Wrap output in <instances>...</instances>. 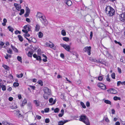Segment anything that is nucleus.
Returning <instances> with one entry per match:
<instances>
[{
  "label": "nucleus",
  "instance_id": "nucleus-29",
  "mask_svg": "<svg viewBox=\"0 0 125 125\" xmlns=\"http://www.w3.org/2000/svg\"><path fill=\"white\" fill-rule=\"evenodd\" d=\"M114 100H120L121 98L119 97H117L116 96H115L113 98Z\"/></svg>",
  "mask_w": 125,
  "mask_h": 125
},
{
  "label": "nucleus",
  "instance_id": "nucleus-26",
  "mask_svg": "<svg viewBox=\"0 0 125 125\" xmlns=\"http://www.w3.org/2000/svg\"><path fill=\"white\" fill-rule=\"evenodd\" d=\"M61 34L63 36H65L66 35V32L65 30H62L61 31Z\"/></svg>",
  "mask_w": 125,
  "mask_h": 125
},
{
  "label": "nucleus",
  "instance_id": "nucleus-21",
  "mask_svg": "<svg viewBox=\"0 0 125 125\" xmlns=\"http://www.w3.org/2000/svg\"><path fill=\"white\" fill-rule=\"evenodd\" d=\"M104 102L106 104H109L110 105L111 104V102L109 100H105L104 101Z\"/></svg>",
  "mask_w": 125,
  "mask_h": 125
},
{
  "label": "nucleus",
  "instance_id": "nucleus-17",
  "mask_svg": "<svg viewBox=\"0 0 125 125\" xmlns=\"http://www.w3.org/2000/svg\"><path fill=\"white\" fill-rule=\"evenodd\" d=\"M11 47L12 49L13 50V51L16 52H18V51L17 49L15 48L14 46H13L12 45H11Z\"/></svg>",
  "mask_w": 125,
  "mask_h": 125
},
{
  "label": "nucleus",
  "instance_id": "nucleus-4",
  "mask_svg": "<svg viewBox=\"0 0 125 125\" xmlns=\"http://www.w3.org/2000/svg\"><path fill=\"white\" fill-rule=\"evenodd\" d=\"M40 20L44 24L45 26H47L48 25V21L46 20L45 16L44 15Z\"/></svg>",
  "mask_w": 125,
  "mask_h": 125
},
{
  "label": "nucleus",
  "instance_id": "nucleus-58",
  "mask_svg": "<svg viewBox=\"0 0 125 125\" xmlns=\"http://www.w3.org/2000/svg\"><path fill=\"white\" fill-rule=\"evenodd\" d=\"M53 99L52 98H51L49 99V101L50 103H52L53 101Z\"/></svg>",
  "mask_w": 125,
  "mask_h": 125
},
{
  "label": "nucleus",
  "instance_id": "nucleus-36",
  "mask_svg": "<svg viewBox=\"0 0 125 125\" xmlns=\"http://www.w3.org/2000/svg\"><path fill=\"white\" fill-rule=\"evenodd\" d=\"M17 60L21 62H22V58L21 57L19 56H18L17 57Z\"/></svg>",
  "mask_w": 125,
  "mask_h": 125
},
{
  "label": "nucleus",
  "instance_id": "nucleus-5",
  "mask_svg": "<svg viewBox=\"0 0 125 125\" xmlns=\"http://www.w3.org/2000/svg\"><path fill=\"white\" fill-rule=\"evenodd\" d=\"M119 18L120 21L125 23V12L120 14Z\"/></svg>",
  "mask_w": 125,
  "mask_h": 125
},
{
  "label": "nucleus",
  "instance_id": "nucleus-24",
  "mask_svg": "<svg viewBox=\"0 0 125 125\" xmlns=\"http://www.w3.org/2000/svg\"><path fill=\"white\" fill-rule=\"evenodd\" d=\"M7 20L5 18H4L3 19V22L2 23V25L3 26H5L6 25V23L7 22Z\"/></svg>",
  "mask_w": 125,
  "mask_h": 125
},
{
  "label": "nucleus",
  "instance_id": "nucleus-18",
  "mask_svg": "<svg viewBox=\"0 0 125 125\" xmlns=\"http://www.w3.org/2000/svg\"><path fill=\"white\" fill-rule=\"evenodd\" d=\"M46 45L48 46L49 47H50L52 48L54 47V45L53 44H51L48 43H46Z\"/></svg>",
  "mask_w": 125,
  "mask_h": 125
},
{
  "label": "nucleus",
  "instance_id": "nucleus-44",
  "mask_svg": "<svg viewBox=\"0 0 125 125\" xmlns=\"http://www.w3.org/2000/svg\"><path fill=\"white\" fill-rule=\"evenodd\" d=\"M59 111V109L58 108H56L54 110V112L55 113H58Z\"/></svg>",
  "mask_w": 125,
  "mask_h": 125
},
{
  "label": "nucleus",
  "instance_id": "nucleus-9",
  "mask_svg": "<svg viewBox=\"0 0 125 125\" xmlns=\"http://www.w3.org/2000/svg\"><path fill=\"white\" fill-rule=\"evenodd\" d=\"M61 46L63 47L67 51L69 52L70 49V46L64 44H61Z\"/></svg>",
  "mask_w": 125,
  "mask_h": 125
},
{
  "label": "nucleus",
  "instance_id": "nucleus-22",
  "mask_svg": "<svg viewBox=\"0 0 125 125\" xmlns=\"http://www.w3.org/2000/svg\"><path fill=\"white\" fill-rule=\"evenodd\" d=\"M7 51L8 53L9 54H11L13 53L12 51L10 48H9L7 49Z\"/></svg>",
  "mask_w": 125,
  "mask_h": 125
},
{
  "label": "nucleus",
  "instance_id": "nucleus-27",
  "mask_svg": "<svg viewBox=\"0 0 125 125\" xmlns=\"http://www.w3.org/2000/svg\"><path fill=\"white\" fill-rule=\"evenodd\" d=\"M43 15V14H42V13H41L40 12H38L37 13V15H36L37 17L39 18V17H41V16H42V15Z\"/></svg>",
  "mask_w": 125,
  "mask_h": 125
},
{
  "label": "nucleus",
  "instance_id": "nucleus-15",
  "mask_svg": "<svg viewBox=\"0 0 125 125\" xmlns=\"http://www.w3.org/2000/svg\"><path fill=\"white\" fill-rule=\"evenodd\" d=\"M65 3L69 6H71L72 4V2L69 0H67Z\"/></svg>",
  "mask_w": 125,
  "mask_h": 125
},
{
  "label": "nucleus",
  "instance_id": "nucleus-42",
  "mask_svg": "<svg viewBox=\"0 0 125 125\" xmlns=\"http://www.w3.org/2000/svg\"><path fill=\"white\" fill-rule=\"evenodd\" d=\"M16 8L17 10L19 11L20 9L21 8V6L20 5H19L18 6L16 7Z\"/></svg>",
  "mask_w": 125,
  "mask_h": 125
},
{
  "label": "nucleus",
  "instance_id": "nucleus-7",
  "mask_svg": "<svg viewBox=\"0 0 125 125\" xmlns=\"http://www.w3.org/2000/svg\"><path fill=\"white\" fill-rule=\"evenodd\" d=\"M108 92L111 94H116L117 93V91L113 88H110L107 90Z\"/></svg>",
  "mask_w": 125,
  "mask_h": 125
},
{
  "label": "nucleus",
  "instance_id": "nucleus-34",
  "mask_svg": "<svg viewBox=\"0 0 125 125\" xmlns=\"http://www.w3.org/2000/svg\"><path fill=\"white\" fill-rule=\"evenodd\" d=\"M19 83L17 82H14L13 83V85L14 87H17L19 86Z\"/></svg>",
  "mask_w": 125,
  "mask_h": 125
},
{
  "label": "nucleus",
  "instance_id": "nucleus-3",
  "mask_svg": "<svg viewBox=\"0 0 125 125\" xmlns=\"http://www.w3.org/2000/svg\"><path fill=\"white\" fill-rule=\"evenodd\" d=\"M79 120L83 122L86 125H90V123L87 117L85 115H81L79 116Z\"/></svg>",
  "mask_w": 125,
  "mask_h": 125
},
{
  "label": "nucleus",
  "instance_id": "nucleus-49",
  "mask_svg": "<svg viewBox=\"0 0 125 125\" xmlns=\"http://www.w3.org/2000/svg\"><path fill=\"white\" fill-rule=\"evenodd\" d=\"M30 36V34L28 33L24 34V36L25 37H29Z\"/></svg>",
  "mask_w": 125,
  "mask_h": 125
},
{
  "label": "nucleus",
  "instance_id": "nucleus-45",
  "mask_svg": "<svg viewBox=\"0 0 125 125\" xmlns=\"http://www.w3.org/2000/svg\"><path fill=\"white\" fill-rule=\"evenodd\" d=\"M115 42L116 44H117V43L118 44H119L120 46H122V44L119 42H118L116 40H115Z\"/></svg>",
  "mask_w": 125,
  "mask_h": 125
},
{
  "label": "nucleus",
  "instance_id": "nucleus-52",
  "mask_svg": "<svg viewBox=\"0 0 125 125\" xmlns=\"http://www.w3.org/2000/svg\"><path fill=\"white\" fill-rule=\"evenodd\" d=\"M93 32L92 31H91L90 32V39L91 40L92 39V38L93 36Z\"/></svg>",
  "mask_w": 125,
  "mask_h": 125
},
{
  "label": "nucleus",
  "instance_id": "nucleus-37",
  "mask_svg": "<svg viewBox=\"0 0 125 125\" xmlns=\"http://www.w3.org/2000/svg\"><path fill=\"white\" fill-rule=\"evenodd\" d=\"M23 76V74L22 73H21L19 75H17V77L18 78H21Z\"/></svg>",
  "mask_w": 125,
  "mask_h": 125
},
{
  "label": "nucleus",
  "instance_id": "nucleus-11",
  "mask_svg": "<svg viewBox=\"0 0 125 125\" xmlns=\"http://www.w3.org/2000/svg\"><path fill=\"white\" fill-rule=\"evenodd\" d=\"M70 121L69 120H64V121H61L58 122V125H63L65 123Z\"/></svg>",
  "mask_w": 125,
  "mask_h": 125
},
{
  "label": "nucleus",
  "instance_id": "nucleus-50",
  "mask_svg": "<svg viewBox=\"0 0 125 125\" xmlns=\"http://www.w3.org/2000/svg\"><path fill=\"white\" fill-rule=\"evenodd\" d=\"M15 33L16 34H17L18 33L20 34L21 33V31H18V30H16L15 31Z\"/></svg>",
  "mask_w": 125,
  "mask_h": 125
},
{
  "label": "nucleus",
  "instance_id": "nucleus-19",
  "mask_svg": "<svg viewBox=\"0 0 125 125\" xmlns=\"http://www.w3.org/2000/svg\"><path fill=\"white\" fill-rule=\"evenodd\" d=\"M27 103V100H26V99H24L22 101V104L21 105V106H24L25 104H26Z\"/></svg>",
  "mask_w": 125,
  "mask_h": 125
},
{
  "label": "nucleus",
  "instance_id": "nucleus-43",
  "mask_svg": "<svg viewBox=\"0 0 125 125\" xmlns=\"http://www.w3.org/2000/svg\"><path fill=\"white\" fill-rule=\"evenodd\" d=\"M36 60H37L39 61H41L42 59L41 57L40 56H38L37 57V58H36Z\"/></svg>",
  "mask_w": 125,
  "mask_h": 125
},
{
  "label": "nucleus",
  "instance_id": "nucleus-2",
  "mask_svg": "<svg viewBox=\"0 0 125 125\" xmlns=\"http://www.w3.org/2000/svg\"><path fill=\"white\" fill-rule=\"evenodd\" d=\"M43 90L44 93L43 97L45 99L47 100L48 98L49 95L51 94V90L47 87L44 88H43Z\"/></svg>",
  "mask_w": 125,
  "mask_h": 125
},
{
  "label": "nucleus",
  "instance_id": "nucleus-46",
  "mask_svg": "<svg viewBox=\"0 0 125 125\" xmlns=\"http://www.w3.org/2000/svg\"><path fill=\"white\" fill-rule=\"evenodd\" d=\"M49 108H47L44 109V111L45 113H47L49 112Z\"/></svg>",
  "mask_w": 125,
  "mask_h": 125
},
{
  "label": "nucleus",
  "instance_id": "nucleus-1",
  "mask_svg": "<svg viewBox=\"0 0 125 125\" xmlns=\"http://www.w3.org/2000/svg\"><path fill=\"white\" fill-rule=\"evenodd\" d=\"M105 11L106 13L109 16H112L115 14V10L110 6H107Z\"/></svg>",
  "mask_w": 125,
  "mask_h": 125
},
{
  "label": "nucleus",
  "instance_id": "nucleus-6",
  "mask_svg": "<svg viewBox=\"0 0 125 125\" xmlns=\"http://www.w3.org/2000/svg\"><path fill=\"white\" fill-rule=\"evenodd\" d=\"M91 46H86L83 49V50L85 52H87L89 55L91 54Z\"/></svg>",
  "mask_w": 125,
  "mask_h": 125
},
{
  "label": "nucleus",
  "instance_id": "nucleus-51",
  "mask_svg": "<svg viewBox=\"0 0 125 125\" xmlns=\"http://www.w3.org/2000/svg\"><path fill=\"white\" fill-rule=\"evenodd\" d=\"M50 122V120L49 118H46L45 120V122L46 123H49Z\"/></svg>",
  "mask_w": 125,
  "mask_h": 125
},
{
  "label": "nucleus",
  "instance_id": "nucleus-64",
  "mask_svg": "<svg viewBox=\"0 0 125 125\" xmlns=\"http://www.w3.org/2000/svg\"><path fill=\"white\" fill-rule=\"evenodd\" d=\"M120 123L119 122L117 121L115 123V125H120Z\"/></svg>",
  "mask_w": 125,
  "mask_h": 125
},
{
  "label": "nucleus",
  "instance_id": "nucleus-35",
  "mask_svg": "<svg viewBox=\"0 0 125 125\" xmlns=\"http://www.w3.org/2000/svg\"><path fill=\"white\" fill-rule=\"evenodd\" d=\"M24 12V10L23 9H21L20 10V12L19 13L20 15H21L22 14H23Z\"/></svg>",
  "mask_w": 125,
  "mask_h": 125
},
{
  "label": "nucleus",
  "instance_id": "nucleus-47",
  "mask_svg": "<svg viewBox=\"0 0 125 125\" xmlns=\"http://www.w3.org/2000/svg\"><path fill=\"white\" fill-rule=\"evenodd\" d=\"M32 42L34 43H35L36 42V41L35 38H32L31 39Z\"/></svg>",
  "mask_w": 125,
  "mask_h": 125
},
{
  "label": "nucleus",
  "instance_id": "nucleus-62",
  "mask_svg": "<svg viewBox=\"0 0 125 125\" xmlns=\"http://www.w3.org/2000/svg\"><path fill=\"white\" fill-rule=\"evenodd\" d=\"M12 90V88L11 87H10L7 89V90L9 92H10Z\"/></svg>",
  "mask_w": 125,
  "mask_h": 125
},
{
  "label": "nucleus",
  "instance_id": "nucleus-61",
  "mask_svg": "<svg viewBox=\"0 0 125 125\" xmlns=\"http://www.w3.org/2000/svg\"><path fill=\"white\" fill-rule=\"evenodd\" d=\"M106 80L107 81H108L109 82H110V79L109 78V77L108 74L107 75V78H106Z\"/></svg>",
  "mask_w": 125,
  "mask_h": 125
},
{
  "label": "nucleus",
  "instance_id": "nucleus-28",
  "mask_svg": "<svg viewBox=\"0 0 125 125\" xmlns=\"http://www.w3.org/2000/svg\"><path fill=\"white\" fill-rule=\"evenodd\" d=\"M43 34L41 32H39L38 34L39 37L40 38H42L43 37Z\"/></svg>",
  "mask_w": 125,
  "mask_h": 125
},
{
  "label": "nucleus",
  "instance_id": "nucleus-33",
  "mask_svg": "<svg viewBox=\"0 0 125 125\" xmlns=\"http://www.w3.org/2000/svg\"><path fill=\"white\" fill-rule=\"evenodd\" d=\"M33 102L35 103L37 106H38L40 105L39 103L36 100H34Z\"/></svg>",
  "mask_w": 125,
  "mask_h": 125
},
{
  "label": "nucleus",
  "instance_id": "nucleus-55",
  "mask_svg": "<svg viewBox=\"0 0 125 125\" xmlns=\"http://www.w3.org/2000/svg\"><path fill=\"white\" fill-rule=\"evenodd\" d=\"M122 83L120 81H119L117 82V86H119L120 84Z\"/></svg>",
  "mask_w": 125,
  "mask_h": 125
},
{
  "label": "nucleus",
  "instance_id": "nucleus-25",
  "mask_svg": "<svg viewBox=\"0 0 125 125\" xmlns=\"http://www.w3.org/2000/svg\"><path fill=\"white\" fill-rule=\"evenodd\" d=\"M2 66L6 70H8V69L10 68L8 66L4 64L2 65Z\"/></svg>",
  "mask_w": 125,
  "mask_h": 125
},
{
  "label": "nucleus",
  "instance_id": "nucleus-38",
  "mask_svg": "<svg viewBox=\"0 0 125 125\" xmlns=\"http://www.w3.org/2000/svg\"><path fill=\"white\" fill-rule=\"evenodd\" d=\"M38 83L39 84H40L41 86H42L43 85V83L41 80H39L38 81Z\"/></svg>",
  "mask_w": 125,
  "mask_h": 125
},
{
  "label": "nucleus",
  "instance_id": "nucleus-63",
  "mask_svg": "<svg viewBox=\"0 0 125 125\" xmlns=\"http://www.w3.org/2000/svg\"><path fill=\"white\" fill-rule=\"evenodd\" d=\"M105 121L107 122H109V120L107 117H106L105 118Z\"/></svg>",
  "mask_w": 125,
  "mask_h": 125
},
{
  "label": "nucleus",
  "instance_id": "nucleus-39",
  "mask_svg": "<svg viewBox=\"0 0 125 125\" xmlns=\"http://www.w3.org/2000/svg\"><path fill=\"white\" fill-rule=\"evenodd\" d=\"M99 62H100V63L102 64H105V62L103 60H102L101 61H100V60H99V61L98 63Z\"/></svg>",
  "mask_w": 125,
  "mask_h": 125
},
{
  "label": "nucleus",
  "instance_id": "nucleus-31",
  "mask_svg": "<svg viewBox=\"0 0 125 125\" xmlns=\"http://www.w3.org/2000/svg\"><path fill=\"white\" fill-rule=\"evenodd\" d=\"M80 104L83 108H86L85 105L83 102H80Z\"/></svg>",
  "mask_w": 125,
  "mask_h": 125
},
{
  "label": "nucleus",
  "instance_id": "nucleus-32",
  "mask_svg": "<svg viewBox=\"0 0 125 125\" xmlns=\"http://www.w3.org/2000/svg\"><path fill=\"white\" fill-rule=\"evenodd\" d=\"M63 40L65 41H68L69 40V39L67 37H64L63 38Z\"/></svg>",
  "mask_w": 125,
  "mask_h": 125
},
{
  "label": "nucleus",
  "instance_id": "nucleus-10",
  "mask_svg": "<svg viewBox=\"0 0 125 125\" xmlns=\"http://www.w3.org/2000/svg\"><path fill=\"white\" fill-rule=\"evenodd\" d=\"M31 26L28 24L25 25L24 27V29L27 30V31L28 30L29 31H31Z\"/></svg>",
  "mask_w": 125,
  "mask_h": 125
},
{
  "label": "nucleus",
  "instance_id": "nucleus-48",
  "mask_svg": "<svg viewBox=\"0 0 125 125\" xmlns=\"http://www.w3.org/2000/svg\"><path fill=\"white\" fill-rule=\"evenodd\" d=\"M103 79V77L102 76H100L98 77V80L100 81H101Z\"/></svg>",
  "mask_w": 125,
  "mask_h": 125
},
{
  "label": "nucleus",
  "instance_id": "nucleus-8",
  "mask_svg": "<svg viewBox=\"0 0 125 125\" xmlns=\"http://www.w3.org/2000/svg\"><path fill=\"white\" fill-rule=\"evenodd\" d=\"M97 86L103 90H105L106 89V85L101 83H98L97 84Z\"/></svg>",
  "mask_w": 125,
  "mask_h": 125
},
{
  "label": "nucleus",
  "instance_id": "nucleus-54",
  "mask_svg": "<svg viewBox=\"0 0 125 125\" xmlns=\"http://www.w3.org/2000/svg\"><path fill=\"white\" fill-rule=\"evenodd\" d=\"M60 56L62 58H64V55L63 53H61L60 54Z\"/></svg>",
  "mask_w": 125,
  "mask_h": 125
},
{
  "label": "nucleus",
  "instance_id": "nucleus-12",
  "mask_svg": "<svg viewBox=\"0 0 125 125\" xmlns=\"http://www.w3.org/2000/svg\"><path fill=\"white\" fill-rule=\"evenodd\" d=\"M34 51L33 50L31 49V50L29 51L28 53V55L30 57H31Z\"/></svg>",
  "mask_w": 125,
  "mask_h": 125
},
{
  "label": "nucleus",
  "instance_id": "nucleus-13",
  "mask_svg": "<svg viewBox=\"0 0 125 125\" xmlns=\"http://www.w3.org/2000/svg\"><path fill=\"white\" fill-rule=\"evenodd\" d=\"M1 88L2 90L3 91H5L6 90L5 85L3 84H1V83H0V90Z\"/></svg>",
  "mask_w": 125,
  "mask_h": 125
},
{
  "label": "nucleus",
  "instance_id": "nucleus-60",
  "mask_svg": "<svg viewBox=\"0 0 125 125\" xmlns=\"http://www.w3.org/2000/svg\"><path fill=\"white\" fill-rule=\"evenodd\" d=\"M23 32L25 33H28V31L27 30H22Z\"/></svg>",
  "mask_w": 125,
  "mask_h": 125
},
{
  "label": "nucleus",
  "instance_id": "nucleus-56",
  "mask_svg": "<svg viewBox=\"0 0 125 125\" xmlns=\"http://www.w3.org/2000/svg\"><path fill=\"white\" fill-rule=\"evenodd\" d=\"M36 117L39 120L41 118V116L39 115H37L36 116Z\"/></svg>",
  "mask_w": 125,
  "mask_h": 125
},
{
  "label": "nucleus",
  "instance_id": "nucleus-59",
  "mask_svg": "<svg viewBox=\"0 0 125 125\" xmlns=\"http://www.w3.org/2000/svg\"><path fill=\"white\" fill-rule=\"evenodd\" d=\"M86 105L88 107L90 105L89 102L88 101L86 103Z\"/></svg>",
  "mask_w": 125,
  "mask_h": 125
},
{
  "label": "nucleus",
  "instance_id": "nucleus-20",
  "mask_svg": "<svg viewBox=\"0 0 125 125\" xmlns=\"http://www.w3.org/2000/svg\"><path fill=\"white\" fill-rule=\"evenodd\" d=\"M18 37L19 40L21 42H22L23 40V39L22 36L20 35H18Z\"/></svg>",
  "mask_w": 125,
  "mask_h": 125
},
{
  "label": "nucleus",
  "instance_id": "nucleus-23",
  "mask_svg": "<svg viewBox=\"0 0 125 125\" xmlns=\"http://www.w3.org/2000/svg\"><path fill=\"white\" fill-rule=\"evenodd\" d=\"M8 29L11 32H13L14 29L12 27H11L10 26H9L8 27Z\"/></svg>",
  "mask_w": 125,
  "mask_h": 125
},
{
  "label": "nucleus",
  "instance_id": "nucleus-14",
  "mask_svg": "<svg viewBox=\"0 0 125 125\" xmlns=\"http://www.w3.org/2000/svg\"><path fill=\"white\" fill-rule=\"evenodd\" d=\"M40 28V25L38 24H37L36 25L35 31H38L39 30Z\"/></svg>",
  "mask_w": 125,
  "mask_h": 125
},
{
  "label": "nucleus",
  "instance_id": "nucleus-41",
  "mask_svg": "<svg viewBox=\"0 0 125 125\" xmlns=\"http://www.w3.org/2000/svg\"><path fill=\"white\" fill-rule=\"evenodd\" d=\"M106 57H108L110 56L111 55L108 51H106Z\"/></svg>",
  "mask_w": 125,
  "mask_h": 125
},
{
  "label": "nucleus",
  "instance_id": "nucleus-57",
  "mask_svg": "<svg viewBox=\"0 0 125 125\" xmlns=\"http://www.w3.org/2000/svg\"><path fill=\"white\" fill-rule=\"evenodd\" d=\"M26 21L28 22H31L30 19L28 18H26Z\"/></svg>",
  "mask_w": 125,
  "mask_h": 125
},
{
  "label": "nucleus",
  "instance_id": "nucleus-53",
  "mask_svg": "<svg viewBox=\"0 0 125 125\" xmlns=\"http://www.w3.org/2000/svg\"><path fill=\"white\" fill-rule=\"evenodd\" d=\"M117 70L118 72L119 73H122L121 69L119 67H118Z\"/></svg>",
  "mask_w": 125,
  "mask_h": 125
},
{
  "label": "nucleus",
  "instance_id": "nucleus-30",
  "mask_svg": "<svg viewBox=\"0 0 125 125\" xmlns=\"http://www.w3.org/2000/svg\"><path fill=\"white\" fill-rule=\"evenodd\" d=\"M26 12L27 13H29L30 11V10L28 7H26Z\"/></svg>",
  "mask_w": 125,
  "mask_h": 125
},
{
  "label": "nucleus",
  "instance_id": "nucleus-16",
  "mask_svg": "<svg viewBox=\"0 0 125 125\" xmlns=\"http://www.w3.org/2000/svg\"><path fill=\"white\" fill-rule=\"evenodd\" d=\"M2 123L4 125H14L12 124H9L6 121H3L2 122Z\"/></svg>",
  "mask_w": 125,
  "mask_h": 125
},
{
  "label": "nucleus",
  "instance_id": "nucleus-40",
  "mask_svg": "<svg viewBox=\"0 0 125 125\" xmlns=\"http://www.w3.org/2000/svg\"><path fill=\"white\" fill-rule=\"evenodd\" d=\"M111 77L113 79H115V73H113L111 74Z\"/></svg>",
  "mask_w": 125,
  "mask_h": 125
}]
</instances>
